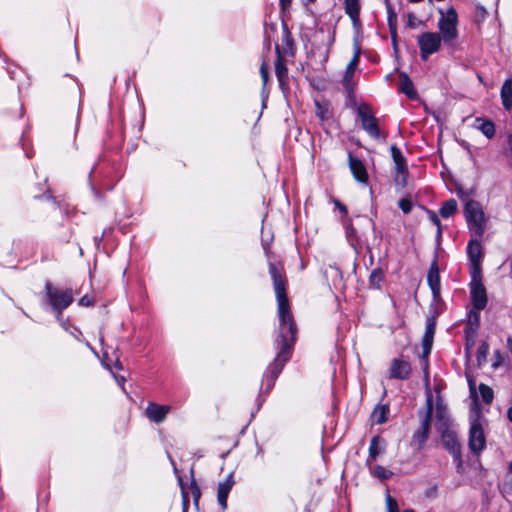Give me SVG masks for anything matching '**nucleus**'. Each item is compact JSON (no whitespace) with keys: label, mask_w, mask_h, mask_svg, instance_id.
Here are the masks:
<instances>
[{"label":"nucleus","mask_w":512,"mask_h":512,"mask_svg":"<svg viewBox=\"0 0 512 512\" xmlns=\"http://www.w3.org/2000/svg\"><path fill=\"white\" fill-rule=\"evenodd\" d=\"M270 272L274 282L280 317L281 350L274 362V368L279 372L289 358V351L294 344L297 329L289 309L284 281L273 264L270 265Z\"/></svg>","instance_id":"1"},{"label":"nucleus","mask_w":512,"mask_h":512,"mask_svg":"<svg viewBox=\"0 0 512 512\" xmlns=\"http://www.w3.org/2000/svg\"><path fill=\"white\" fill-rule=\"evenodd\" d=\"M46 298L52 309L56 312V317L60 321L62 310L66 309L73 301V294L70 289L63 290L54 287L50 282L45 285Z\"/></svg>","instance_id":"2"},{"label":"nucleus","mask_w":512,"mask_h":512,"mask_svg":"<svg viewBox=\"0 0 512 512\" xmlns=\"http://www.w3.org/2000/svg\"><path fill=\"white\" fill-rule=\"evenodd\" d=\"M465 217L470 229L481 237L486 229V218L480 203L470 200L465 204Z\"/></svg>","instance_id":"3"},{"label":"nucleus","mask_w":512,"mask_h":512,"mask_svg":"<svg viewBox=\"0 0 512 512\" xmlns=\"http://www.w3.org/2000/svg\"><path fill=\"white\" fill-rule=\"evenodd\" d=\"M441 18L439 20V30L441 38L445 42L454 40L457 35V13L454 8H449L446 13L440 11Z\"/></svg>","instance_id":"4"},{"label":"nucleus","mask_w":512,"mask_h":512,"mask_svg":"<svg viewBox=\"0 0 512 512\" xmlns=\"http://www.w3.org/2000/svg\"><path fill=\"white\" fill-rule=\"evenodd\" d=\"M101 362L104 368H106L108 371L112 373L114 376L116 382L123 387L126 378L124 376H119L115 373V370H121L122 365L119 360V356L117 354V350L111 346H104Z\"/></svg>","instance_id":"5"},{"label":"nucleus","mask_w":512,"mask_h":512,"mask_svg":"<svg viewBox=\"0 0 512 512\" xmlns=\"http://www.w3.org/2000/svg\"><path fill=\"white\" fill-rule=\"evenodd\" d=\"M418 44L422 59L426 60L428 55L435 53L441 46V36L435 32H426L418 37Z\"/></svg>","instance_id":"6"},{"label":"nucleus","mask_w":512,"mask_h":512,"mask_svg":"<svg viewBox=\"0 0 512 512\" xmlns=\"http://www.w3.org/2000/svg\"><path fill=\"white\" fill-rule=\"evenodd\" d=\"M443 446L454 456L460 460L461 446L454 431L445 426V423L439 426Z\"/></svg>","instance_id":"7"},{"label":"nucleus","mask_w":512,"mask_h":512,"mask_svg":"<svg viewBox=\"0 0 512 512\" xmlns=\"http://www.w3.org/2000/svg\"><path fill=\"white\" fill-rule=\"evenodd\" d=\"M358 115L361 118L363 129L367 131L372 137L378 138L380 136V131L378 128L377 120L373 116L370 107L365 104L360 105L358 107Z\"/></svg>","instance_id":"8"},{"label":"nucleus","mask_w":512,"mask_h":512,"mask_svg":"<svg viewBox=\"0 0 512 512\" xmlns=\"http://www.w3.org/2000/svg\"><path fill=\"white\" fill-rule=\"evenodd\" d=\"M433 412V401L432 396L429 395L427 398V411L421 422V427L414 433V439L419 443L420 446L424 444L429 435L431 417Z\"/></svg>","instance_id":"9"},{"label":"nucleus","mask_w":512,"mask_h":512,"mask_svg":"<svg viewBox=\"0 0 512 512\" xmlns=\"http://www.w3.org/2000/svg\"><path fill=\"white\" fill-rule=\"evenodd\" d=\"M485 435L481 425L473 423L469 432V448L474 454H479L485 447Z\"/></svg>","instance_id":"10"},{"label":"nucleus","mask_w":512,"mask_h":512,"mask_svg":"<svg viewBox=\"0 0 512 512\" xmlns=\"http://www.w3.org/2000/svg\"><path fill=\"white\" fill-rule=\"evenodd\" d=\"M471 299L476 310H482L487 303L486 289L482 283L470 285Z\"/></svg>","instance_id":"11"},{"label":"nucleus","mask_w":512,"mask_h":512,"mask_svg":"<svg viewBox=\"0 0 512 512\" xmlns=\"http://www.w3.org/2000/svg\"><path fill=\"white\" fill-rule=\"evenodd\" d=\"M411 372L410 364L402 359H394L390 367V376L397 379L408 378Z\"/></svg>","instance_id":"12"},{"label":"nucleus","mask_w":512,"mask_h":512,"mask_svg":"<svg viewBox=\"0 0 512 512\" xmlns=\"http://www.w3.org/2000/svg\"><path fill=\"white\" fill-rule=\"evenodd\" d=\"M169 412V406L158 405L156 403H150L145 410V415L156 423H161L167 413Z\"/></svg>","instance_id":"13"},{"label":"nucleus","mask_w":512,"mask_h":512,"mask_svg":"<svg viewBox=\"0 0 512 512\" xmlns=\"http://www.w3.org/2000/svg\"><path fill=\"white\" fill-rule=\"evenodd\" d=\"M349 165L354 177L358 181H367L368 176L363 163L359 159L353 157L351 154H349Z\"/></svg>","instance_id":"14"},{"label":"nucleus","mask_w":512,"mask_h":512,"mask_svg":"<svg viewBox=\"0 0 512 512\" xmlns=\"http://www.w3.org/2000/svg\"><path fill=\"white\" fill-rule=\"evenodd\" d=\"M233 484V477L229 475L228 478L218 486V502L223 509L227 508V498Z\"/></svg>","instance_id":"15"},{"label":"nucleus","mask_w":512,"mask_h":512,"mask_svg":"<svg viewBox=\"0 0 512 512\" xmlns=\"http://www.w3.org/2000/svg\"><path fill=\"white\" fill-rule=\"evenodd\" d=\"M345 12L351 18L353 25L358 26L360 23V0H344Z\"/></svg>","instance_id":"16"},{"label":"nucleus","mask_w":512,"mask_h":512,"mask_svg":"<svg viewBox=\"0 0 512 512\" xmlns=\"http://www.w3.org/2000/svg\"><path fill=\"white\" fill-rule=\"evenodd\" d=\"M467 252L471 263L481 262L483 257L482 246L477 239L469 241Z\"/></svg>","instance_id":"17"},{"label":"nucleus","mask_w":512,"mask_h":512,"mask_svg":"<svg viewBox=\"0 0 512 512\" xmlns=\"http://www.w3.org/2000/svg\"><path fill=\"white\" fill-rule=\"evenodd\" d=\"M428 283L432 289L433 295L438 297L440 294V276L436 263H433L428 273Z\"/></svg>","instance_id":"18"},{"label":"nucleus","mask_w":512,"mask_h":512,"mask_svg":"<svg viewBox=\"0 0 512 512\" xmlns=\"http://www.w3.org/2000/svg\"><path fill=\"white\" fill-rule=\"evenodd\" d=\"M501 99L506 110L512 107V79H507L501 88Z\"/></svg>","instance_id":"19"},{"label":"nucleus","mask_w":512,"mask_h":512,"mask_svg":"<svg viewBox=\"0 0 512 512\" xmlns=\"http://www.w3.org/2000/svg\"><path fill=\"white\" fill-rule=\"evenodd\" d=\"M435 333V325L434 323H429L426 327V332L422 340L423 345V356L427 357L431 351L433 336Z\"/></svg>","instance_id":"20"},{"label":"nucleus","mask_w":512,"mask_h":512,"mask_svg":"<svg viewBox=\"0 0 512 512\" xmlns=\"http://www.w3.org/2000/svg\"><path fill=\"white\" fill-rule=\"evenodd\" d=\"M391 154H392V158L395 162L397 172L401 175H404L405 173H407L406 161H405V158L403 157L401 151L396 146H392Z\"/></svg>","instance_id":"21"},{"label":"nucleus","mask_w":512,"mask_h":512,"mask_svg":"<svg viewBox=\"0 0 512 512\" xmlns=\"http://www.w3.org/2000/svg\"><path fill=\"white\" fill-rule=\"evenodd\" d=\"M400 90L409 98L413 99L416 97V91L414 90L413 83L405 73L400 74Z\"/></svg>","instance_id":"22"},{"label":"nucleus","mask_w":512,"mask_h":512,"mask_svg":"<svg viewBox=\"0 0 512 512\" xmlns=\"http://www.w3.org/2000/svg\"><path fill=\"white\" fill-rule=\"evenodd\" d=\"M277 52V61L275 64V72L280 82L284 80V78L287 76V68L284 64L283 58L280 55L279 47H276Z\"/></svg>","instance_id":"23"},{"label":"nucleus","mask_w":512,"mask_h":512,"mask_svg":"<svg viewBox=\"0 0 512 512\" xmlns=\"http://www.w3.org/2000/svg\"><path fill=\"white\" fill-rule=\"evenodd\" d=\"M477 122H479L478 129L481 130V132L488 138H492L495 134V126L493 122L488 120H482L480 118L476 119Z\"/></svg>","instance_id":"24"},{"label":"nucleus","mask_w":512,"mask_h":512,"mask_svg":"<svg viewBox=\"0 0 512 512\" xmlns=\"http://www.w3.org/2000/svg\"><path fill=\"white\" fill-rule=\"evenodd\" d=\"M388 407L385 405L377 406L373 413L372 418L377 424H382L387 420Z\"/></svg>","instance_id":"25"},{"label":"nucleus","mask_w":512,"mask_h":512,"mask_svg":"<svg viewBox=\"0 0 512 512\" xmlns=\"http://www.w3.org/2000/svg\"><path fill=\"white\" fill-rule=\"evenodd\" d=\"M457 210V202L454 199H450L446 201L441 209H440V215L444 218H447L451 215H453Z\"/></svg>","instance_id":"26"},{"label":"nucleus","mask_w":512,"mask_h":512,"mask_svg":"<svg viewBox=\"0 0 512 512\" xmlns=\"http://www.w3.org/2000/svg\"><path fill=\"white\" fill-rule=\"evenodd\" d=\"M436 418H437V423H436L437 430H439V426L443 423H445L446 427H449V417H448L446 408L443 407L442 405H437Z\"/></svg>","instance_id":"27"},{"label":"nucleus","mask_w":512,"mask_h":512,"mask_svg":"<svg viewBox=\"0 0 512 512\" xmlns=\"http://www.w3.org/2000/svg\"><path fill=\"white\" fill-rule=\"evenodd\" d=\"M471 283L470 285H476L482 283L481 279V262L471 263Z\"/></svg>","instance_id":"28"},{"label":"nucleus","mask_w":512,"mask_h":512,"mask_svg":"<svg viewBox=\"0 0 512 512\" xmlns=\"http://www.w3.org/2000/svg\"><path fill=\"white\" fill-rule=\"evenodd\" d=\"M380 437L375 436L372 438L370 447H369V460H375L376 457L380 454L381 449L379 447Z\"/></svg>","instance_id":"29"},{"label":"nucleus","mask_w":512,"mask_h":512,"mask_svg":"<svg viewBox=\"0 0 512 512\" xmlns=\"http://www.w3.org/2000/svg\"><path fill=\"white\" fill-rule=\"evenodd\" d=\"M384 273L381 269L377 268L372 271L370 275V283L376 288H380V285L383 281Z\"/></svg>","instance_id":"30"},{"label":"nucleus","mask_w":512,"mask_h":512,"mask_svg":"<svg viewBox=\"0 0 512 512\" xmlns=\"http://www.w3.org/2000/svg\"><path fill=\"white\" fill-rule=\"evenodd\" d=\"M479 392L481 394V397L483 399V401L487 404L491 403L492 400H493V390L485 385V384H480L479 385Z\"/></svg>","instance_id":"31"},{"label":"nucleus","mask_w":512,"mask_h":512,"mask_svg":"<svg viewBox=\"0 0 512 512\" xmlns=\"http://www.w3.org/2000/svg\"><path fill=\"white\" fill-rule=\"evenodd\" d=\"M488 344L486 342H482L477 350V362L478 366L482 365L486 361L488 354Z\"/></svg>","instance_id":"32"},{"label":"nucleus","mask_w":512,"mask_h":512,"mask_svg":"<svg viewBox=\"0 0 512 512\" xmlns=\"http://www.w3.org/2000/svg\"><path fill=\"white\" fill-rule=\"evenodd\" d=\"M388 25L391 33V37L395 40L396 34V28H397V16L396 13L392 10H389L388 15Z\"/></svg>","instance_id":"33"},{"label":"nucleus","mask_w":512,"mask_h":512,"mask_svg":"<svg viewBox=\"0 0 512 512\" xmlns=\"http://www.w3.org/2000/svg\"><path fill=\"white\" fill-rule=\"evenodd\" d=\"M479 311L480 310H476L474 308L473 310H471L469 312V315H468V324H469L470 328L473 329L474 331L479 326Z\"/></svg>","instance_id":"34"},{"label":"nucleus","mask_w":512,"mask_h":512,"mask_svg":"<svg viewBox=\"0 0 512 512\" xmlns=\"http://www.w3.org/2000/svg\"><path fill=\"white\" fill-rule=\"evenodd\" d=\"M373 475L379 479H388L392 476V472L383 466H376L373 469Z\"/></svg>","instance_id":"35"},{"label":"nucleus","mask_w":512,"mask_h":512,"mask_svg":"<svg viewBox=\"0 0 512 512\" xmlns=\"http://www.w3.org/2000/svg\"><path fill=\"white\" fill-rule=\"evenodd\" d=\"M388 512H399L398 504L390 495L386 498Z\"/></svg>","instance_id":"36"},{"label":"nucleus","mask_w":512,"mask_h":512,"mask_svg":"<svg viewBox=\"0 0 512 512\" xmlns=\"http://www.w3.org/2000/svg\"><path fill=\"white\" fill-rule=\"evenodd\" d=\"M399 207L405 214H408L412 209V203L408 198H403L399 201Z\"/></svg>","instance_id":"37"},{"label":"nucleus","mask_w":512,"mask_h":512,"mask_svg":"<svg viewBox=\"0 0 512 512\" xmlns=\"http://www.w3.org/2000/svg\"><path fill=\"white\" fill-rule=\"evenodd\" d=\"M354 72L355 70L347 67L346 68V72H345V75H344V78H343V81H344V84L346 86H348L353 78V75H354Z\"/></svg>","instance_id":"38"},{"label":"nucleus","mask_w":512,"mask_h":512,"mask_svg":"<svg viewBox=\"0 0 512 512\" xmlns=\"http://www.w3.org/2000/svg\"><path fill=\"white\" fill-rule=\"evenodd\" d=\"M260 74H261L264 84H266V82L268 81V75H269L268 66L266 63H262V65L260 67Z\"/></svg>","instance_id":"39"},{"label":"nucleus","mask_w":512,"mask_h":512,"mask_svg":"<svg viewBox=\"0 0 512 512\" xmlns=\"http://www.w3.org/2000/svg\"><path fill=\"white\" fill-rule=\"evenodd\" d=\"M316 108H317L316 113H317V115H318L321 119H324V118H326V117H327L328 110H327V109L322 108V106H321L318 102H316Z\"/></svg>","instance_id":"40"},{"label":"nucleus","mask_w":512,"mask_h":512,"mask_svg":"<svg viewBox=\"0 0 512 512\" xmlns=\"http://www.w3.org/2000/svg\"><path fill=\"white\" fill-rule=\"evenodd\" d=\"M430 219L431 221L437 226L438 228V235L441 234V227H440V220L438 216L434 212H430Z\"/></svg>","instance_id":"41"},{"label":"nucleus","mask_w":512,"mask_h":512,"mask_svg":"<svg viewBox=\"0 0 512 512\" xmlns=\"http://www.w3.org/2000/svg\"><path fill=\"white\" fill-rule=\"evenodd\" d=\"M93 304V299L88 296H84L79 300V305L81 306H91Z\"/></svg>","instance_id":"42"},{"label":"nucleus","mask_w":512,"mask_h":512,"mask_svg":"<svg viewBox=\"0 0 512 512\" xmlns=\"http://www.w3.org/2000/svg\"><path fill=\"white\" fill-rule=\"evenodd\" d=\"M192 493L194 495L195 501H197L199 496H200V491H199V488L196 486L195 483H193V486H192Z\"/></svg>","instance_id":"43"},{"label":"nucleus","mask_w":512,"mask_h":512,"mask_svg":"<svg viewBox=\"0 0 512 512\" xmlns=\"http://www.w3.org/2000/svg\"><path fill=\"white\" fill-rule=\"evenodd\" d=\"M469 388L472 396H476L475 383L472 379L469 380Z\"/></svg>","instance_id":"44"},{"label":"nucleus","mask_w":512,"mask_h":512,"mask_svg":"<svg viewBox=\"0 0 512 512\" xmlns=\"http://www.w3.org/2000/svg\"><path fill=\"white\" fill-rule=\"evenodd\" d=\"M359 53H360L359 49H357V51L355 52V54H354L352 60L350 61V63H354V64L358 65V63H359Z\"/></svg>","instance_id":"45"},{"label":"nucleus","mask_w":512,"mask_h":512,"mask_svg":"<svg viewBox=\"0 0 512 512\" xmlns=\"http://www.w3.org/2000/svg\"><path fill=\"white\" fill-rule=\"evenodd\" d=\"M291 0H280V4L282 6L283 10H286L288 6L290 5Z\"/></svg>","instance_id":"46"},{"label":"nucleus","mask_w":512,"mask_h":512,"mask_svg":"<svg viewBox=\"0 0 512 512\" xmlns=\"http://www.w3.org/2000/svg\"><path fill=\"white\" fill-rule=\"evenodd\" d=\"M505 489H506L507 491L512 492V475H511L510 480H509L508 482H506V483H505Z\"/></svg>","instance_id":"47"},{"label":"nucleus","mask_w":512,"mask_h":512,"mask_svg":"<svg viewBox=\"0 0 512 512\" xmlns=\"http://www.w3.org/2000/svg\"><path fill=\"white\" fill-rule=\"evenodd\" d=\"M337 206L339 207V209L343 212V213H346L347 212V209L344 205L340 204V203H337Z\"/></svg>","instance_id":"48"},{"label":"nucleus","mask_w":512,"mask_h":512,"mask_svg":"<svg viewBox=\"0 0 512 512\" xmlns=\"http://www.w3.org/2000/svg\"><path fill=\"white\" fill-rule=\"evenodd\" d=\"M507 416H508V419L512 422V407H510L508 409Z\"/></svg>","instance_id":"49"},{"label":"nucleus","mask_w":512,"mask_h":512,"mask_svg":"<svg viewBox=\"0 0 512 512\" xmlns=\"http://www.w3.org/2000/svg\"><path fill=\"white\" fill-rule=\"evenodd\" d=\"M92 173H93V169L91 170V172L89 174V183L91 185V188L94 189L93 184H92Z\"/></svg>","instance_id":"50"},{"label":"nucleus","mask_w":512,"mask_h":512,"mask_svg":"<svg viewBox=\"0 0 512 512\" xmlns=\"http://www.w3.org/2000/svg\"><path fill=\"white\" fill-rule=\"evenodd\" d=\"M356 66H357V65H356V64H354V63H349L347 67H349V68H351V69L355 70V69H356Z\"/></svg>","instance_id":"51"},{"label":"nucleus","mask_w":512,"mask_h":512,"mask_svg":"<svg viewBox=\"0 0 512 512\" xmlns=\"http://www.w3.org/2000/svg\"><path fill=\"white\" fill-rule=\"evenodd\" d=\"M183 497H184V502L187 503L188 502V497L186 494H183Z\"/></svg>","instance_id":"52"},{"label":"nucleus","mask_w":512,"mask_h":512,"mask_svg":"<svg viewBox=\"0 0 512 512\" xmlns=\"http://www.w3.org/2000/svg\"><path fill=\"white\" fill-rule=\"evenodd\" d=\"M392 40H394V39L392 38ZM393 45H394V49L396 50V49H397V43H396V40H395V41H393Z\"/></svg>","instance_id":"53"},{"label":"nucleus","mask_w":512,"mask_h":512,"mask_svg":"<svg viewBox=\"0 0 512 512\" xmlns=\"http://www.w3.org/2000/svg\"><path fill=\"white\" fill-rule=\"evenodd\" d=\"M509 470H510V473L512 475V462L510 463Z\"/></svg>","instance_id":"54"},{"label":"nucleus","mask_w":512,"mask_h":512,"mask_svg":"<svg viewBox=\"0 0 512 512\" xmlns=\"http://www.w3.org/2000/svg\"><path fill=\"white\" fill-rule=\"evenodd\" d=\"M404 512H415V511L412 509H406V510H404Z\"/></svg>","instance_id":"55"}]
</instances>
